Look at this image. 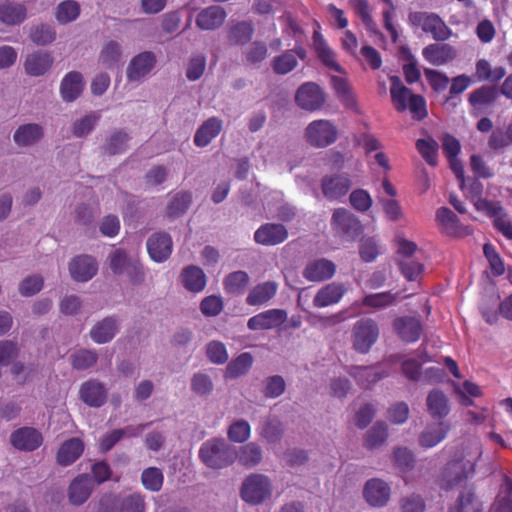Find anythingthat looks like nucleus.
<instances>
[{
	"instance_id": "nucleus-1",
	"label": "nucleus",
	"mask_w": 512,
	"mask_h": 512,
	"mask_svg": "<svg viewBox=\"0 0 512 512\" xmlns=\"http://www.w3.org/2000/svg\"><path fill=\"white\" fill-rule=\"evenodd\" d=\"M481 446L477 440L462 444L460 448H446L444 455L448 462L441 472L439 485L449 490L461 486L474 473L477 460L481 456Z\"/></svg>"
},
{
	"instance_id": "nucleus-2",
	"label": "nucleus",
	"mask_w": 512,
	"mask_h": 512,
	"mask_svg": "<svg viewBox=\"0 0 512 512\" xmlns=\"http://www.w3.org/2000/svg\"><path fill=\"white\" fill-rule=\"evenodd\" d=\"M442 148L448 159L451 170L460 182L461 189L471 197L479 195L481 193V184L479 182L473 181L470 188L466 186L464 169L461 161L457 157L461 150L459 141L451 135H445L442 139Z\"/></svg>"
},
{
	"instance_id": "nucleus-3",
	"label": "nucleus",
	"mask_w": 512,
	"mask_h": 512,
	"mask_svg": "<svg viewBox=\"0 0 512 512\" xmlns=\"http://www.w3.org/2000/svg\"><path fill=\"white\" fill-rule=\"evenodd\" d=\"M408 22L413 28H420L424 33L431 34L436 41H445L452 37V30L434 13L411 12Z\"/></svg>"
},
{
	"instance_id": "nucleus-4",
	"label": "nucleus",
	"mask_w": 512,
	"mask_h": 512,
	"mask_svg": "<svg viewBox=\"0 0 512 512\" xmlns=\"http://www.w3.org/2000/svg\"><path fill=\"white\" fill-rule=\"evenodd\" d=\"M241 498L252 505H258L270 498L272 483L267 476L251 474L242 483Z\"/></svg>"
},
{
	"instance_id": "nucleus-5",
	"label": "nucleus",
	"mask_w": 512,
	"mask_h": 512,
	"mask_svg": "<svg viewBox=\"0 0 512 512\" xmlns=\"http://www.w3.org/2000/svg\"><path fill=\"white\" fill-rule=\"evenodd\" d=\"M331 227L337 237L347 241H353L361 232V223L358 218L344 208L334 210Z\"/></svg>"
},
{
	"instance_id": "nucleus-6",
	"label": "nucleus",
	"mask_w": 512,
	"mask_h": 512,
	"mask_svg": "<svg viewBox=\"0 0 512 512\" xmlns=\"http://www.w3.org/2000/svg\"><path fill=\"white\" fill-rule=\"evenodd\" d=\"M338 131L333 122L327 119L312 121L305 129L306 141L314 147H327L337 139Z\"/></svg>"
},
{
	"instance_id": "nucleus-7",
	"label": "nucleus",
	"mask_w": 512,
	"mask_h": 512,
	"mask_svg": "<svg viewBox=\"0 0 512 512\" xmlns=\"http://www.w3.org/2000/svg\"><path fill=\"white\" fill-rule=\"evenodd\" d=\"M326 101L324 90L314 82L303 83L295 93V103L308 112L320 110Z\"/></svg>"
},
{
	"instance_id": "nucleus-8",
	"label": "nucleus",
	"mask_w": 512,
	"mask_h": 512,
	"mask_svg": "<svg viewBox=\"0 0 512 512\" xmlns=\"http://www.w3.org/2000/svg\"><path fill=\"white\" fill-rule=\"evenodd\" d=\"M378 335L377 324L372 319H362L353 328V346L358 352L367 353L376 342Z\"/></svg>"
},
{
	"instance_id": "nucleus-9",
	"label": "nucleus",
	"mask_w": 512,
	"mask_h": 512,
	"mask_svg": "<svg viewBox=\"0 0 512 512\" xmlns=\"http://www.w3.org/2000/svg\"><path fill=\"white\" fill-rule=\"evenodd\" d=\"M10 443L19 451L32 452L42 445L43 436L33 427H21L11 433Z\"/></svg>"
},
{
	"instance_id": "nucleus-10",
	"label": "nucleus",
	"mask_w": 512,
	"mask_h": 512,
	"mask_svg": "<svg viewBox=\"0 0 512 512\" xmlns=\"http://www.w3.org/2000/svg\"><path fill=\"white\" fill-rule=\"evenodd\" d=\"M313 49L325 68L339 74L344 73V68L337 61L336 52L328 45L318 30L313 33Z\"/></svg>"
},
{
	"instance_id": "nucleus-11",
	"label": "nucleus",
	"mask_w": 512,
	"mask_h": 512,
	"mask_svg": "<svg viewBox=\"0 0 512 512\" xmlns=\"http://www.w3.org/2000/svg\"><path fill=\"white\" fill-rule=\"evenodd\" d=\"M146 246L150 258L157 263H162L170 257L173 242L168 233L157 232L148 238Z\"/></svg>"
},
{
	"instance_id": "nucleus-12",
	"label": "nucleus",
	"mask_w": 512,
	"mask_h": 512,
	"mask_svg": "<svg viewBox=\"0 0 512 512\" xmlns=\"http://www.w3.org/2000/svg\"><path fill=\"white\" fill-rule=\"evenodd\" d=\"M156 64L153 52L145 51L134 56L127 67V78L131 82H138L147 76Z\"/></svg>"
},
{
	"instance_id": "nucleus-13",
	"label": "nucleus",
	"mask_w": 512,
	"mask_h": 512,
	"mask_svg": "<svg viewBox=\"0 0 512 512\" xmlns=\"http://www.w3.org/2000/svg\"><path fill=\"white\" fill-rule=\"evenodd\" d=\"M363 495L369 505L382 507L389 501L391 490L386 482L378 478H373L366 482Z\"/></svg>"
},
{
	"instance_id": "nucleus-14",
	"label": "nucleus",
	"mask_w": 512,
	"mask_h": 512,
	"mask_svg": "<svg viewBox=\"0 0 512 512\" xmlns=\"http://www.w3.org/2000/svg\"><path fill=\"white\" fill-rule=\"evenodd\" d=\"M287 319V313L281 309H271L259 313L248 320L251 330H268L281 326Z\"/></svg>"
},
{
	"instance_id": "nucleus-15",
	"label": "nucleus",
	"mask_w": 512,
	"mask_h": 512,
	"mask_svg": "<svg viewBox=\"0 0 512 512\" xmlns=\"http://www.w3.org/2000/svg\"><path fill=\"white\" fill-rule=\"evenodd\" d=\"M71 277L78 282H86L94 277L98 271L96 260L89 255H79L69 264Z\"/></svg>"
},
{
	"instance_id": "nucleus-16",
	"label": "nucleus",
	"mask_w": 512,
	"mask_h": 512,
	"mask_svg": "<svg viewBox=\"0 0 512 512\" xmlns=\"http://www.w3.org/2000/svg\"><path fill=\"white\" fill-rule=\"evenodd\" d=\"M79 396L89 407L98 408L106 403L107 390L101 382L88 380L81 385Z\"/></svg>"
},
{
	"instance_id": "nucleus-17",
	"label": "nucleus",
	"mask_w": 512,
	"mask_h": 512,
	"mask_svg": "<svg viewBox=\"0 0 512 512\" xmlns=\"http://www.w3.org/2000/svg\"><path fill=\"white\" fill-rule=\"evenodd\" d=\"M93 490V482L88 474H80L72 480L68 488L69 502L74 506L84 504Z\"/></svg>"
},
{
	"instance_id": "nucleus-18",
	"label": "nucleus",
	"mask_w": 512,
	"mask_h": 512,
	"mask_svg": "<svg viewBox=\"0 0 512 512\" xmlns=\"http://www.w3.org/2000/svg\"><path fill=\"white\" fill-rule=\"evenodd\" d=\"M351 186L348 176L337 174L327 175L322 179L321 189L328 200H337L346 195Z\"/></svg>"
},
{
	"instance_id": "nucleus-19",
	"label": "nucleus",
	"mask_w": 512,
	"mask_h": 512,
	"mask_svg": "<svg viewBox=\"0 0 512 512\" xmlns=\"http://www.w3.org/2000/svg\"><path fill=\"white\" fill-rule=\"evenodd\" d=\"M199 456L208 467L222 468L224 466V441L214 439L205 442L200 448Z\"/></svg>"
},
{
	"instance_id": "nucleus-20",
	"label": "nucleus",
	"mask_w": 512,
	"mask_h": 512,
	"mask_svg": "<svg viewBox=\"0 0 512 512\" xmlns=\"http://www.w3.org/2000/svg\"><path fill=\"white\" fill-rule=\"evenodd\" d=\"M424 59L434 66H442L456 57V50L448 44H429L422 50Z\"/></svg>"
},
{
	"instance_id": "nucleus-21",
	"label": "nucleus",
	"mask_w": 512,
	"mask_h": 512,
	"mask_svg": "<svg viewBox=\"0 0 512 512\" xmlns=\"http://www.w3.org/2000/svg\"><path fill=\"white\" fill-rule=\"evenodd\" d=\"M346 291L347 289L343 284L332 282L322 287L316 293L313 299V304L315 307L318 308H324L330 305L337 304L343 298Z\"/></svg>"
},
{
	"instance_id": "nucleus-22",
	"label": "nucleus",
	"mask_w": 512,
	"mask_h": 512,
	"mask_svg": "<svg viewBox=\"0 0 512 512\" xmlns=\"http://www.w3.org/2000/svg\"><path fill=\"white\" fill-rule=\"evenodd\" d=\"M330 83L337 98L348 108L356 106L353 88L348 80L347 73L330 75Z\"/></svg>"
},
{
	"instance_id": "nucleus-23",
	"label": "nucleus",
	"mask_w": 512,
	"mask_h": 512,
	"mask_svg": "<svg viewBox=\"0 0 512 512\" xmlns=\"http://www.w3.org/2000/svg\"><path fill=\"white\" fill-rule=\"evenodd\" d=\"M53 56L49 52L36 51L27 55L24 68L30 76H41L44 75L53 64Z\"/></svg>"
},
{
	"instance_id": "nucleus-24",
	"label": "nucleus",
	"mask_w": 512,
	"mask_h": 512,
	"mask_svg": "<svg viewBox=\"0 0 512 512\" xmlns=\"http://www.w3.org/2000/svg\"><path fill=\"white\" fill-rule=\"evenodd\" d=\"M336 267L333 262L327 259L310 261L303 272V276L312 282H320L330 279L335 273Z\"/></svg>"
},
{
	"instance_id": "nucleus-25",
	"label": "nucleus",
	"mask_w": 512,
	"mask_h": 512,
	"mask_svg": "<svg viewBox=\"0 0 512 512\" xmlns=\"http://www.w3.org/2000/svg\"><path fill=\"white\" fill-rule=\"evenodd\" d=\"M287 230L280 224L262 225L254 234V239L261 245H277L286 240Z\"/></svg>"
},
{
	"instance_id": "nucleus-26",
	"label": "nucleus",
	"mask_w": 512,
	"mask_h": 512,
	"mask_svg": "<svg viewBox=\"0 0 512 512\" xmlns=\"http://www.w3.org/2000/svg\"><path fill=\"white\" fill-rule=\"evenodd\" d=\"M180 281L186 290L192 293H199L204 290L207 279L200 267L188 265L181 271Z\"/></svg>"
},
{
	"instance_id": "nucleus-27",
	"label": "nucleus",
	"mask_w": 512,
	"mask_h": 512,
	"mask_svg": "<svg viewBox=\"0 0 512 512\" xmlns=\"http://www.w3.org/2000/svg\"><path fill=\"white\" fill-rule=\"evenodd\" d=\"M84 443L81 439L73 437L64 441L59 447L56 455L57 463L60 466L73 464L83 453Z\"/></svg>"
},
{
	"instance_id": "nucleus-28",
	"label": "nucleus",
	"mask_w": 512,
	"mask_h": 512,
	"mask_svg": "<svg viewBox=\"0 0 512 512\" xmlns=\"http://www.w3.org/2000/svg\"><path fill=\"white\" fill-rule=\"evenodd\" d=\"M475 207L479 211H484L495 217L496 228L507 238L512 239V224L505 218L501 217V207L498 203H491L485 199H477Z\"/></svg>"
},
{
	"instance_id": "nucleus-29",
	"label": "nucleus",
	"mask_w": 512,
	"mask_h": 512,
	"mask_svg": "<svg viewBox=\"0 0 512 512\" xmlns=\"http://www.w3.org/2000/svg\"><path fill=\"white\" fill-rule=\"evenodd\" d=\"M305 57V49L297 46L294 50L286 51L275 57L272 62L273 70L276 74L285 75L297 66V58L304 59Z\"/></svg>"
},
{
	"instance_id": "nucleus-30",
	"label": "nucleus",
	"mask_w": 512,
	"mask_h": 512,
	"mask_svg": "<svg viewBox=\"0 0 512 512\" xmlns=\"http://www.w3.org/2000/svg\"><path fill=\"white\" fill-rule=\"evenodd\" d=\"M83 88L84 83L81 73L71 71L62 79L60 93L64 101L72 102L81 95Z\"/></svg>"
},
{
	"instance_id": "nucleus-31",
	"label": "nucleus",
	"mask_w": 512,
	"mask_h": 512,
	"mask_svg": "<svg viewBox=\"0 0 512 512\" xmlns=\"http://www.w3.org/2000/svg\"><path fill=\"white\" fill-rule=\"evenodd\" d=\"M436 221L448 235L463 236L470 233L469 229L461 226L456 215L446 207H441L437 210Z\"/></svg>"
},
{
	"instance_id": "nucleus-32",
	"label": "nucleus",
	"mask_w": 512,
	"mask_h": 512,
	"mask_svg": "<svg viewBox=\"0 0 512 512\" xmlns=\"http://www.w3.org/2000/svg\"><path fill=\"white\" fill-rule=\"evenodd\" d=\"M393 326L399 337L406 342L417 341L422 333L421 323L414 317L397 318Z\"/></svg>"
},
{
	"instance_id": "nucleus-33",
	"label": "nucleus",
	"mask_w": 512,
	"mask_h": 512,
	"mask_svg": "<svg viewBox=\"0 0 512 512\" xmlns=\"http://www.w3.org/2000/svg\"><path fill=\"white\" fill-rule=\"evenodd\" d=\"M222 130V121L216 117L207 119L195 132L194 144L197 147H206L219 135Z\"/></svg>"
},
{
	"instance_id": "nucleus-34",
	"label": "nucleus",
	"mask_w": 512,
	"mask_h": 512,
	"mask_svg": "<svg viewBox=\"0 0 512 512\" xmlns=\"http://www.w3.org/2000/svg\"><path fill=\"white\" fill-rule=\"evenodd\" d=\"M117 330V320L113 317H106L92 327L90 336L94 342L104 344L110 342L114 338Z\"/></svg>"
},
{
	"instance_id": "nucleus-35",
	"label": "nucleus",
	"mask_w": 512,
	"mask_h": 512,
	"mask_svg": "<svg viewBox=\"0 0 512 512\" xmlns=\"http://www.w3.org/2000/svg\"><path fill=\"white\" fill-rule=\"evenodd\" d=\"M224 22V9L220 6H210L203 9L196 18V25L202 30H213Z\"/></svg>"
},
{
	"instance_id": "nucleus-36",
	"label": "nucleus",
	"mask_w": 512,
	"mask_h": 512,
	"mask_svg": "<svg viewBox=\"0 0 512 512\" xmlns=\"http://www.w3.org/2000/svg\"><path fill=\"white\" fill-rule=\"evenodd\" d=\"M427 409L433 418L442 419L450 412L446 395L440 390H433L427 396Z\"/></svg>"
},
{
	"instance_id": "nucleus-37",
	"label": "nucleus",
	"mask_w": 512,
	"mask_h": 512,
	"mask_svg": "<svg viewBox=\"0 0 512 512\" xmlns=\"http://www.w3.org/2000/svg\"><path fill=\"white\" fill-rule=\"evenodd\" d=\"M449 425L445 422L428 426L420 435L419 443L425 448H431L439 444L447 435Z\"/></svg>"
},
{
	"instance_id": "nucleus-38",
	"label": "nucleus",
	"mask_w": 512,
	"mask_h": 512,
	"mask_svg": "<svg viewBox=\"0 0 512 512\" xmlns=\"http://www.w3.org/2000/svg\"><path fill=\"white\" fill-rule=\"evenodd\" d=\"M42 136V127L35 123H29L17 128L14 133V141L20 146H30L40 140Z\"/></svg>"
},
{
	"instance_id": "nucleus-39",
	"label": "nucleus",
	"mask_w": 512,
	"mask_h": 512,
	"mask_svg": "<svg viewBox=\"0 0 512 512\" xmlns=\"http://www.w3.org/2000/svg\"><path fill=\"white\" fill-rule=\"evenodd\" d=\"M390 94L392 102L399 112H403L408 108L410 97L414 96L410 89L405 87L398 77L392 76Z\"/></svg>"
},
{
	"instance_id": "nucleus-40",
	"label": "nucleus",
	"mask_w": 512,
	"mask_h": 512,
	"mask_svg": "<svg viewBox=\"0 0 512 512\" xmlns=\"http://www.w3.org/2000/svg\"><path fill=\"white\" fill-rule=\"evenodd\" d=\"M26 18V8L22 4L6 2L0 5V21L6 25H17Z\"/></svg>"
},
{
	"instance_id": "nucleus-41",
	"label": "nucleus",
	"mask_w": 512,
	"mask_h": 512,
	"mask_svg": "<svg viewBox=\"0 0 512 512\" xmlns=\"http://www.w3.org/2000/svg\"><path fill=\"white\" fill-rule=\"evenodd\" d=\"M278 286L275 282L268 281L255 286L247 297L249 305H262L269 301L277 292Z\"/></svg>"
},
{
	"instance_id": "nucleus-42",
	"label": "nucleus",
	"mask_w": 512,
	"mask_h": 512,
	"mask_svg": "<svg viewBox=\"0 0 512 512\" xmlns=\"http://www.w3.org/2000/svg\"><path fill=\"white\" fill-rule=\"evenodd\" d=\"M192 202V194L187 191H181L175 194L167 206V216L176 218L183 215Z\"/></svg>"
},
{
	"instance_id": "nucleus-43",
	"label": "nucleus",
	"mask_w": 512,
	"mask_h": 512,
	"mask_svg": "<svg viewBox=\"0 0 512 512\" xmlns=\"http://www.w3.org/2000/svg\"><path fill=\"white\" fill-rule=\"evenodd\" d=\"M505 69L501 66L492 68L485 59H480L476 63L475 76L479 81L487 80L496 82L504 77Z\"/></svg>"
},
{
	"instance_id": "nucleus-44",
	"label": "nucleus",
	"mask_w": 512,
	"mask_h": 512,
	"mask_svg": "<svg viewBox=\"0 0 512 512\" xmlns=\"http://www.w3.org/2000/svg\"><path fill=\"white\" fill-rule=\"evenodd\" d=\"M141 483L150 492H159L164 483V475L160 468L148 467L141 473Z\"/></svg>"
},
{
	"instance_id": "nucleus-45",
	"label": "nucleus",
	"mask_w": 512,
	"mask_h": 512,
	"mask_svg": "<svg viewBox=\"0 0 512 512\" xmlns=\"http://www.w3.org/2000/svg\"><path fill=\"white\" fill-rule=\"evenodd\" d=\"M351 375L362 387H368L385 376L380 367H356Z\"/></svg>"
},
{
	"instance_id": "nucleus-46",
	"label": "nucleus",
	"mask_w": 512,
	"mask_h": 512,
	"mask_svg": "<svg viewBox=\"0 0 512 512\" xmlns=\"http://www.w3.org/2000/svg\"><path fill=\"white\" fill-rule=\"evenodd\" d=\"M80 15V5L74 0H66L57 6L56 19L60 24L70 23Z\"/></svg>"
},
{
	"instance_id": "nucleus-47",
	"label": "nucleus",
	"mask_w": 512,
	"mask_h": 512,
	"mask_svg": "<svg viewBox=\"0 0 512 512\" xmlns=\"http://www.w3.org/2000/svg\"><path fill=\"white\" fill-rule=\"evenodd\" d=\"M253 364L250 353H242L226 367V376L238 377L245 374Z\"/></svg>"
},
{
	"instance_id": "nucleus-48",
	"label": "nucleus",
	"mask_w": 512,
	"mask_h": 512,
	"mask_svg": "<svg viewBox=\"0 0 512 512\" xmlns=\"http://www.w3.org/2000/svg\"><path fill=\"white\" fill-rule=\"evenodd\" d=\"M98 360L96 352L82 349L71 356V364L74 369L86 370L93 367Z\"/></svg>"
},
{
	"instance_id": "nucleus-49",
	"label": "nucleus",
	"mask_w": 512,
	"mask_h": 512,
	"mask_svg": "<svg viewBox=\"0 0 512 512\" xmlns=\"http://www.w3.org/2000/svg\"><path fill=\"white\" fill-rule=\"evenodd\" d=\"M416 147L418 152L429 165L435 166L437 164L438 144L434 139H419L416 143Z\"/></svg>"
},
{
	"instance_id": "nucleus-50",
	"label": "nucleus",
	"mask_w": 512,
	"mask_h": 512,
	"mask_svg": "<svg viewBox=\"0 0 512 512\" xmlns=\"http://www.w3.org/2000/svg\"><path fill=\"white\" fill-rule=\"evenodd\" d=\"M30 37L37 45H47L56 39V31L50 25L40 24L31 30Z\"/></svg>"
},
{
	"instance_id": "nucleus-51",
	"label": "nucleus",
	"mask_w": 512,
	"mask_h": 512,
	"mask_svg": "<svg viewBox=\"0 0 512 512\" xmlns=\"http://www.w3.org/2000/svg\"><path fill=\"white\" fill-rule=\"evenodd\" d=\"M129 135L123 130H117L111 134L106 145L105 151L109 155H115L118 153H122L126 149V144L129 141Z\"/></svg>"
},
{
	"instance_id": "nucleus-52",
	"label": "nucleus",
	"mask_w": 512,
	"mask_h": 512,
	"mask_svg": "<svg viewBox=\"0 0 512 512\" xmlns=\"http://www.w3.org/2000/svg\"><path fill=\"white\" fill-rule=\"evenodd\" d=\"M238 459L241 464L252 467L257 465L262 459V453L260 448L254 444L250 443L244 446L240 453L238 454Z\"/></svg>"
},
{
	"instance_id": "nucleus-53",
	"label": "nucleus",
	"mask_w": 512,
	"mask_h": 512,
	"mask_svg": "<svg viewBox=\"0 0 512 512\" xmlns=\"http://www.w3.org/2000/svg\"><path fill=\"white\" fill-rule=\"evenodd\" d=\"M100 119V114L92 112L77 120L73 125V134L77 137L87 135Z\"/></svg>"
},
{
	"instance_id": "nucleus-54",
	"label": "nucleus",
	"mask_w": 512,
	"mask_h": 512,
	"mask_svg": "<svg viewBox=\"0 0 512 512\" xmlns=\"http://www.w3.org/2000/svg\"><path fill=\"white\" fill-rule=\"evenodd\" d=\"M121 56L120 45L117 42L110 41L101 51L100 60L108 68L116 65Z\"/></svg>"
},
{
	"instance_id": "nucleus-55",
	"label": "nucleus",
	"mask_w": 512,
	"mask_h": 512,
	"mask_svg": "<svg viewBox=\"0 0 512 512\" xmlns=\"http://www.w3.org/2000/svg\"><path fill=\"white\" fill-rule=\"evenodd\" d=\"M511 491L512 481L506 479L502 486L501 494L499 495L493 506L495 512H512V500L510 498Z\"/></svg>"
},
{
	"instance_id": "nucleus-56",
	"label": "nucleus",
	"mask_w": 512,
	"mask_h": 512,
	"mask_svg": "<svg viewBox=\"0 0 512 512\" xmlns=\"http://www.w3.org/2000/svg\"><path fill=\"white\" fill-rule=\"evenodd\" d=\"M380 249L377 241L372 238H363L359 245V254L363 261L372 262L379 255Z\"/></svg>"
},
{
	"instance_id": "nucleus-57",
	"label": "nucleus",
	"mask_w": 512,
	"mask_h": 512,
	"mask_svg": "<svg viewBox=\"0 0 512 512\" xmlns=\"http://www.w3.org/2000/svg\"><path fill=\"white\" fill-rule=\"evenodd\" d=\"M131 261L123 249H116L109 255V266L115 275H120L126 271L127 264Z\"/></svg>"
},
{
	"instance_id": "nucleus-58",
	"label": "nucleus",
	"mask_w": 512,
	"mask_h": 512,
	"mask_svg": "<svg viewBox=\"0 0 512 512\" xmlns=\"http://www.w3.org/2000/svg\"><path fill=\"white\" fill-rule=\"evenodd\" d=\"M483 252L492 273L496 276L502 275L505 271V266L495 248L491 244H485Z\"/></svg>"
},
{
	"instance_id": "nucleus-59",
	"label": "nucleus",
	"mask_w": 512,
	"mask_h": 512,
	"mask_svg": "<svg viewBox=\"0 0 512 512\" xmlns=\"http://www.w3.org/2000/svg\"><path fill=\"white\" fill-rule=\"evenodd\" d=\"M350 203L357 211L365 212L371 208L373 201L366 190L356 189L350 194Z\"/></svg>"
},
{
	"instance_id": "nucleus-60",
	"label": "nucleus",
	"mask_w": 512,
	"mask_h": 512,
	"mask_svg": "<svg viewBox=\"0 0 512 512\" xmlns=\"http://www.w3.org/2000/svg\"><path fill=\"white\" fill-rule=\"evenodd\" d=\"M43 287V278L32 275L26 277L19 285V292L22 296L29 297L37 294Z\"/></svg>"
},
{
	"instance_id": "nucleus-61",
	"label": "nucleus",
	"mask_w": 512,
	"mask_h": 512,
	"mask_svg": "<svg viewBox=\"0 0 512 512\" xmlns=\"http://www.w3.org/2000/svg\"><path fill=\"white\" fill-rule=\"evenodd\" d=\"M383 211L386 217L391 221H398L404 217L403 210L399 202L395 199H388L384 197L379 198Z\"/></svg>"
},
{
	"instance_id": "nucleus-62",
	"label": "nucleus",
	"mask_w": 512,
	"mask_h": 512,
	"mask_svg": "<svg viewBox=\"0 0 512 512\" xmlns=\"http://www.w3.org/2000/svg\"><path fill=\"white\" fill-rule=\"evenodd\" d=\"M450 512H483L481 504L476 500L472 493L463 494Z\"/></svg>"
},
{
	"instance_id": "nucleus-63",
	"label": "nucleus",
	"mask_w": 512,
	"mask_h": 512,
	"mask_svg": "<svg viewBox=\"0 0 512 512\" xmlns=\"http://www.w3.org/2000/svg\"><path fill=\"white\" fill-rule=\"evenodd\" d=\"M387 438V426L384 423L375 424L367 433L366 444L371 447H377L384 443Z\"/></svg>"
},
{
	"instance_id": "nucleus-64",
	"label": "nucleus",
	"mask_w": 512,
	"mask_h": 512,
	"mask_svg": "<svg viewBox=\"0 0 512 512\" xmlns=\"http://www.w3.org/2000/svg\"><path fill=\"white\" fill-rule=\"evenodd\" d=\"M145 502L140 494H132L122 500L120 512H144Z\"/></svg>"
}]
</instances>
